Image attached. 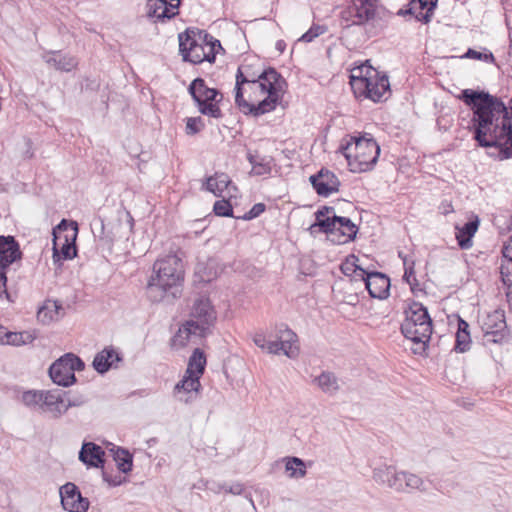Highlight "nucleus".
Segmentation results:
<instances>
[{
	"label": "nucleus",
	"mask_w": 512,
	"mask_h": 512,
	"mask_svg": "<svg viewBox=\"0 0 512 512\" xmlns=\"http://www.w3.org/2000/svg\"><path fill=\"white\" fill-rule=\"evenodd\" d=\"M368 99L374 102L382 101L385 94L390 91V84L386 75H379L376 78L371 79V85H369Z\"/></svg>",
	"instance_id": "33"
},
{
	"label": "nucleus",
	"mask_w": 512,
	"mask_h": 512,
	"mask_svg": "<svg viewBox=\"0 0 512 512\" xmlns=\"http://www.w3.org/2000/svg\"><path fill=\"white\" fill-rule=\"evenodd\" d=\"M114 452V460L117 464L118 469L123 473H129L132 470L133 466V456L132 454L124 449L117 447Z\"/></svg>",
	"instance_id": "39"
},
{
	"label": "nucleus",
	"mask_w": 512,
	"mask_h": 512,
	"mask_svg": "<svg viewBox=\"0 0 512 512\" xmlns=\"http://www.w3.org/2000/svg\"><path fill=\"white\" fill-rule=\"evenodd\" d=\"M188 92L201 114L216 119L223 117L219 106L223 94L216 88L208 87L203 78H195L188 86Z\"/></svg>",
	"instance_id": "6"
},
{
	"label": "nucleus",
	"mask_w": 512,
	"mask_h": 512,
	"mask_svg": "<svg viewBox=\"0 0 512 512\" xmlns=\"http://www.w3.org/2000/svg\"><path fill=\"white\" fill-rule=\"evenodd\" d=\"M468 328H469V324L466 321L459 319L457 332H469Z\"/></svg>",
	"instance_id": "62"
},
{
	"label": "nucleus",
	"mask_w": 512,
	"mask_h": 512,
	"mask_svg": "<svg viewBox=\"0 0 512 512\" xmlns=\"http://www.w3.org/2000/svg\"><path fill=\"white\" fill-rule=\"evenodd\" d=\"M265 209H266V206L264 203H256L252 206V208L248 212H246L240 218L243 220H252V219L260 216L265 211Z\"/></svg>",
	"instance_id": "52"
},
{
	"label": "nucleus",
	"mask_w": 512,
	"mask_h": 512,
	"mask_svg": "<svg viewBox=\"0 0 512 512\" xmlns=\"http://www.w3.org/2000/svg\"><path fill=\"white\" fill-rule=\"evenodd\" d=\"M268 353L279 355L281 354L280 346H279V339L275 341H267L266 348Z\"/></svg>",
	"instance_id": "58"
},
{
	"label": "nucleus",
	"mask_w": 512,
	"mask_h": 512,
	"mask_svg": "<svg viewBox=\"0 0 512 512\" xmlns=\"http://www.w3.org/2000/svg\"><path fill=\"white\" fill-rule=\"evenodd\" d=\"M350 85L356 97H364L368 99L371 79L369 76H363V69H352L350 75Z\"/></svg>",
	"instance_id": "30"
},
{
	"label": "nucleus",
	"mask_w": 512,
	"mask_h": 512,
	"mask_svg": "<svg viewBox=\"0 0 512 512\" xmlns=\"http://www.w3.org/2000/svg\"><path fill=\"white\" fill-rule=\"evenodd\" d=\"M326 32H327L326 26L313 24L310 27V29L301 36V38L299 40L309 43V42H312L318 36H320Z\"/></svg>",
	"instance_id": "50"
},
{
	"label": "nucleus",
	"mask_w": 512,
	"mask_h": 512,
	"mask_svg": "<svg viewBox=\"0 0 512 512\" xmlns=\"http://www.w3.org/2000/svg\"><path fill=\"white\" fill-rule=\"evenodd\" d=\"M333 214H335V210L333 207L323 206L322 208L318 209L315 213L316 223L312 225L311 228L315 226H318L320 228L321 221L326 220L327 217H330Z\"/></svg>",
	"instance_id": "51"
},
{
	"label": "nucleus",
	"mask_w": 512,
	"mask_h": 512,
	"mask_svg": "<svg viewBox=\"0 0 512 512\" xmlns=\"http://www.w3.org/2000/svg\"><path fill=\"white\" fill-rule=\"evenodd\" d=\"M23 253L20 245L14 236L0 235V297H5L12 301L7 291V270L16 261L22 259Z\"/></svg>",
	"instance_id": "10"
},
{
	"label": "nucleus",
	"mask_w": 512,
	"mask_h": 512,
	"mask_svg": "<svg viewBox=\"0 0 512 512\" xmlns=\"http://www.w3.org/2000/svg\"><path fill=\"white\" fill-rule=\"evenodd\" d=\"M339 151L346 158L351 172L363 173L372 170L376 165L380 155V146L370 134L365 133L343 140Z\"/></svg>",
	"instance_id": "4"
},
{
	"label": "nucleus",
	"mask_w": 512,
	"mask_h": 512,
	"mask_svg": "<svg viewBox=\"0 0 512 512\" xmlns=\"http://www.w3.org/2000/svg\"><path fill=\"white\" fill-rule=\"evenodd\" d=\"M205 127L203 119L198 117H189L186 119V134L187 135H195L202 131Z\"/></svg>",
	"instance_id": "49"
},
{
	"label": "nucleus",
	"mask_w": 512,
	"mask_h": 512,
	"mask_svg": "<svg viewBox=\"0 0 512 512\" xmlns=\"http://www.w3.org/2000/svg\"><path fill=\"white\" fill-rule=\"evenodd\" d=\"M217 314L208 298H199L195 300L190 312L188 323L200 332V337H205L211 327L214 326Z\"/></svg>",
	"instance_id": "13"
},
{
	"label": "nucleus",
	"mask_w": 512,
	"mask_h": 512,
	"mask_svg": "<svg viewBox=\"0 0 512 512\" xmlns=\"http://www.w3.org/2000/svg\"><path fill=\"white\" fill-rule=\"evenodd\" d=\"M286 87V80L274 68L254 73L250 66L241 65L236 75L235 104L245 115L258 117L276 108Z\"/></svg>",
	"instance_id": "1"
},
{
	"label": "nucleus",
	"mask_w": 512,
	"mask_h": 512,
	"mask_svg": "<svg viewBox=\"0 0 512 512\" xmlns=\"http://www.w3.org/2000/svg\"><path fill=\"white\" fill-rule=\"evenodd\" d=\"M253 342L260 349L266 348L267 341H266L265 335L263 333H256L253 336Z\"/></svg>",
	"instance_id": "59"
},
{
	"label": "nucleus",
	"mask_w": 512,
	"mask_h": 512,
	"mask_svg": "<svg viewBox=\"0 0 512 512\" xmlns=\"http://www.w3.org/2000/svg\"><path fill=\"white\" fill-rule=\"evenodd\" d=\"M105 452L97 444L85 442L79 452V460L88 467L102 468L105 463Z\"/></svg>",
	"instance_id": "21"
},
{
	"label": "nucleus",
	"mask_w": 512,
	"mask_h": 512,
	"mask_svg": "<svg viewBox=\"0 0 512 512\" xmlns=\"http://www.w3.org/2000/svg\"><path fill=\"white\" fill-rule=\"evenodd\" d=\"M406 318L401 324V332L405 338L420 345L414 352L425 350L432 334V320L428 310L420 302L413 301L405 311Z\"/></svg>",
	"instance_id": "5"
},
{
	"label": "nucleus",
	"mask_w": 512,
	"mask_h": 512,
	"mask_svg": "<svg viewBox=\"0 0 512 512\" xmlns=\"http://www.w3.org/2000/svg\"><path fill=\"white\" fill-rule=\"evenodd\" d=\"M341 18L344 22H346L345 27H349L352 24V20L356 19L355 11L353 10L352 5H349L346 9L341 12Z\"/></svg>",
	"instance_id": "56"
},
{
	"label": "nucleus",
	"mask_w": 512,
	"mask_h": 512,
	"mask_svg": "<svg viewBox=\"0 0 512 512\" xmlns=\"http://www.w3.org/2000/svg\"><path fill=\"white\" fill-rule=\"evenodd\" d=\"M65 402H66V408L68 410L71 407H80V406L84 405L87 402V398L84 395L79 394V395L65 398Z\"/></svg>",
	"instance_id": "54"
},
{
	"label": "nucleus",
	"mask_w": 512,
	"mask_h": 512,
	"mask_svg": "<svg viewBox=\"0 0 512 512\" xmlns=\"http://www.w3.org/2000/svg\"><path fill=\"white\" fill-rule=\"evenodd\" d=\"M309 180L316 193L322 197H328L332 193L338 192L341 185L338 177L324 168L311 175Z\"/></svg>",
	"instance_id": "16"
},
{
	"label": "nucleus",
	"mask_w": 512,
	"mask_h": 512,
	"mask_svg": "<svg viewBox=\"0 0 512 512\" xmlns=\"http://www.w3.org/2000/svg\"><path fill=\"white\" fill-rule=\"evenodd\" d=\"M351 5L356 14V19L352 20L353 25H364L374 19L376 0H351Z\"/></svg>",
	"instance_id": "24"
},
{
	"label": "nucleus",
	"mask_w": 512,
	"mask_h": 512,
	"mask_svg": "<svg viewBox=\"0 0 512 512\" xmlns=\"http://www.w3.org/2000/svg\"><path fill=\"white\" fill-rule=\"evenodd\" d=\"M399 257H401L403 259V263H404V266H405V272H404V275H403V279L410 285L412 286V281H411V278H413L414 281H416L415 277H414V268H413V265L411 266H407V259L406 257H403L402 256V253L400 252L399 253ZM412 264H414L412 262Z\"/></svg>",
	"instance_id": "55"
},
{
	"label": "nucleus",
	"mask_w": 512,
	"mask_h": 512,
	"mask_svg": "<svg viewBox=\"0 0 512 512\" xmlns=\"http://www.w3.org/2000/svg\"><path fill=\"white\" fill-rule=\"evenodd\" d=\"M504 297L503 294L497 290L496 292L488 293L484 298V311L485 315L489 311H504Z\"/></svg>",
	"instance_id": "40"
},
{
	"label": "nucleus",
	"mask_w": 512,
	"mask_h": 512,
	"mask_svg": "<svg viewBox=\"0 0 512 512\" xmlns=\"http://www.w3.org/2000/svg\"><path fill=\"white\" fill-rule=\"evenodd\" d=\"M482 147L498 161L512 159V116L501 98L482 91Z\"/></svg>",
	"instance_id": "2"
},
{
	"label": "nucleus",
	"mask_w": 512,
	"mask_h": 512,
	"mask_svg": "<svg viewBox=\"0 0 512 512\" xmlns=\"http://www.w3.org/2000/svg\"><path fill=\"white\" fill-rule=\"evenodd\" d=\"M503 258L500 265V275L504 285L512 282V236L502 249Z\"/></svg>",
	"instance_id": "32"
},
{
	"label": "nucleus",
	"mask_w": 512,
	"mask_h": 512,
	"mask_svg": "<svg viewBox=\"0 0 512 512\" xmlns=\"http://www.w3.org/2000/svg\"><path fill=\"white\" fill-rule=\"evenodd\" d=\"M62 508L67 512H87L90 506L88 498L83 497L79 488L67 482L59 489Z\"/></svg>",
	"instance_id": "15"
},
{
	"label": "nucleus",
	"mask_w": 512,
	"mask_h": 512,
	"mask_svg": "<svg viewBox=\"0 0 512 512\" xmlns=\"http://www.w3.org/2000/svg\"><path fill=\"white\" fill-rule=\"evenodd\" d=\"M285 47H286V44L283 40L277 41V43H276L277 50H279L280 52H283Z\"/></svg>",
	"instance_id": "63"
},
{
	"label": "nucleus",
	"mask_w": 512,
	"mask_h": 512,
	"mask_svg": "<svg viewBox=\"0 0 512 512\" xmlns=\"http://www.w3.org/2000/svg\"><path fill=\"white\" fill-rule=\"evenodd\" d=\"M45 390H29L22 394L21 400L25 406L33 410L41 409V403Z\"/></svg>",
	"instance_id": "43"
},
{
	"label": "nucleus",
	"mask_w": 512,
	"mask_h": 512,
	"mask_svg": "<svg viewBox=\"0 0 512 512\" xmlns=\"http://www.w3.org/2000/svg\"><path fill=\"white\" fill-rule=\"evenodd\" d=\"M199 379L200 377L197 375H190L185 373L183 379L176 384L175 392H197L201 386Z\"/></svg>",
	"instance_id": "42"
},
{
	"label": "nucleus",
	"mask_w": 512,
	"mask_h": 512,
	"mask_svg": "<svg viewBox=\"0 0 512 512\" xmlns=\"http://www.w3.org/2000/svg\"><path fill=\"white\" fill-rule=\"evenodd\" d=\"M231 185L232 182L227 174L217 172L213 176H210L206 179L202 185V189L213 193L217 197H220L225 190L229 189Z\"/></svg>",
	"instance_id": "28"
},
{
	"label": "nucleus",
	"mask_w": 512,
	"mask_h": 512,
	"mask_svg": "<svg viewBox=\"0 0 512 512\" xmlns=\"http://www.w3.org/2000/svg\"><path fill=\"white\" fill-rule=\"evenodd\" d=\"M4 338L1 341V344H8L13 346H20L23 344L31 343L33 341V337L29 332H10L7 331L6 328L3 330Z\"/></svg>",
	"instance_id": "38"
},
{
	"label": "nucleus",
	"mask_w": 512,
	"mask_h": 512,
	"mask_svg": "<svg viewBox=\"0 0 512 512\" xmlns=\"http://www.w3.org/2000/svg\"><path fill=\"white\" fill-rule=\"evenodd\" d=\"M455 338V351L463 353L470 349L471 338L469 332H457Z\"/></svg>",
	"instance_id": "47"
},
{
	"label": "nucleus",
	"mask_w": 512,
	"mask_h": 512,
	"mask_svg": "<svg viewBox=\"0 0 512 512\" xmlns=\"http://www.w3.org/2000/svg\"><path fill=\"white\" fill-rule=\"evenodd\" d=\"M354 280H361L365 282L366 275H361L360 271L355 272V274L352 276Z\"/></svg>",
	"instance_id": "64"
},
{
	"label": "nucleus",
	"mask_w": 512,
	"mask_h": 512,
	"mask_svg": "<svg viewBox=\"0 0 512 512\" xmlns=\"http://www.w3.org/2000/svg\"><path fill=\"white\" fill-rule=\"evenodd\" d=\"M479 225L478 216L474 220L465 223L462 227L456 226V239L461 249H469L472 246V237L477 232Z\"/></svg>",
	"instance_id": "29"
},
{
	"label": "nucleus",
	"mask_w": 512,
	"mask_h": 512,
	"mask_svg": "<svg viewBox=\"0 0 512 512\" xmlns=\"http://www.w3.org/2000/svg\"><path fill=\"white\" fill-rule=\"evenodd\" d=\"M66 392L58 389L45 390L40 411L49 413L52 418H60L67 412L65 396Z\"/></svg>",
	"instance_id": "18"
},
{
	"label": "nucleus",
	"mask_w": 512,
	"mask_h": 512,
	"mask_svg": "<svg viewBox=\"0 0 512 512\" xmlns=\"http://www.w3.org/2000/svg\"><path fill=\"white\" fill-rule=\"evenodd\" d=\"M206 357L200 348L194 349L188 361L186 374L201 376L205 370Z\"/></svg>",
	"instance_id": "35"
},
{
	"label": "nucleus",
	"mask_w": 512,
	"mask_h": 512,
	"mask_svg": "<svg viewBox=\"0 0 512 512\" xmlns=\"http://www.w3.org/2000/svg\"><path fill=\"white\" fill-rule=\"evenodd\" d=\"M298 337L288 327L284 330H280L279 346L281 354H284L290 359H295L299 355V346L297 345Z\"/></svg>",
	"instance_id": "26"
},
{
	"label": "nucleus",
	"mask_w": 512,
	"mask_h": 512,
	"mask_svg": "<svg viewBox=\"0 0 512 512\" xmlns=\"http://www.w3.org/2000/svg\"><path fill=\"white\" fill-rule=\"evenodd\" d=\"M401 479V490H397L396 492H411L413 490H425L423 479L417 474L401 471L400 473Z\"/></svg>",
	"instance_id": "34"
},
{
	"label": "nucleus",
	"mask_w": 512,
	"mask_h": 512,
	"mask_svg": "<svg viewBox=\"0 0 512 512\" xmlns=\"http://www.w3.org/2000/svg\"><path fill=\"white\" fill-rule=\"evenodd\" d=\"M121 360L122 358L113 347H106L96 354L92 364L98 373L104 374L111 368L115 367V362H119Z\"/></svg>",
	"instance_id": "25"
},
{
	"label": "nucleus",
	"mask_w": 512,
	"mask_h": 512,
	"mask_svg": "<svg viewBox=\"0 0 512 512\" xmlns=\"http://www.w3.org/2000/svg\"><path fill=\"white\" fill-rule=\"evenodd\" d=\"M285 469L290 478L300 479L304 478L307 474L305 462L298 457H286Z\"/></svg>",
	"instance_id": "37"
},
{
	"label": "nucleus",
	"mask_w": 512,
	"mask_h": 512,
	"mask_svg": "<svg viewBox=\"0 0 512 512\" xmlns=\"http://www.w3.org/2000/svg\"><path fill=\"white\" fill-rule=\"evenodd\" d=\"M320 230L327 234L331 241L343 244L355 239L358 227L349 218L333 214L321 221Z\"/></svg>",
	"instance_id": "12"
},
{
	"label": "nucleus",
	"mask_w": 512,
	"mask_h": 512,
	"mask_svg": "<svg viewBox=\"0 0 512 512\" xmlns=\"http://www.w3.org/2000/svg\"><path fill=\"white\" fill-rule=\"evenodd\" d=\"M213 211L217 216L233 217V207L229 200L221 199L214 203Z\"/></svg>",
	"instance_id": "46"
},
{
	"label": "nucleus",
	"mask_w": 512,
	"mask_h": 512,
	"mask_svg": "<svg viewBox=\"0 0 512 512\" xmlns=\"http://www.w3.org/2000/svg\"><path fill=\"white\" fill-rule=\"evenodd\" d=\"M458 98L471 107L467 115L471 118L462 117L461 126L473 132V138L480 146V90L464 89Z\"/></svg>",
	"instance_id": "14"
},
{
	"label": "nucleus",
	"mask_w": 512,
	"mask_h": 512,
	"mask_svg": "<svg viewBox=\"0 0 512 512\" xmlns=\"http://www.w3.org/2000/svg\"><path fill=\"white\" fill-rule=\"evenodd\" d=\"M365 287L372 298L386 299L389 295L390 279L381 272H368Z\"/></svg>",
	"instance_id": "20"
},
{
	"label": "nucleus",
	"mask_w": 512,
	"mask_h": 512,
	"mask_svg": "<svg viewBox=\"0 0 512 512\" xmlns=\"http://www.w3.org/2000/svg\"><path fill=\"white\" fill-rule=\"evenodd\" d=\"M400 473L394 465L380 464L373 469L372 478L378 485L397 491L402 489Z\"/></svg>",
	"instance_id": "19"
},
{
	"label": "nucleus",
	"mask_w": 512,
	"mask_h": 512,
	"mask_svg": "<svg viewBox=\"0 0 512 512\" xmlns=\"http://www.w3.org/2000/svg\"><path fill=\"white\" fill-rule=\"evenodd\" d=\"M193 31H195V38L198 39V42L203 44L207 50L210 47L214 48L216 53L218 50L222 49L221 43L219 40L215 39L212 35L207 33L205 30H201L198 28L190 27Z\"/></svg>",
	"instance_id": "44"
},
{
	"label": "nucleus",
	"mask_w": 512,
	"mask_h": 512,
	"mask_svg": "<svg viewBox=\"0 0 512 512\" xmlns=\"http://www.w3.org/2000/svg\"><path fill=\"white\" fill-rule=\"evenodd\" d=\"M179 40V51L183 57V60L193 64H200L204 61L212 63L215 61L216 51L213 47L209 50L205 46L198 42L195 38V31L191 28H187L184 32L178 35Z\"/></svg>",
	"instance_id": "8"
},
{
	"label": "nucleus",
	"mask_w": 512,
	"mask_h": 512,
	"mask_svg": "<svg viewBox=\"0 0 512 512\" xmlns=\"http://www.w3.org/2000/svg\"><path fill=\"white\" fill-rule=\"evenodd\" d=\"M53 260L54 263L61 260H71L77 255L76 238L78 234V225L74 221L62 219L61 222L53 228Z\"/></svg>",
	"instance_id": "7"
},
{
	"label": "nucleus",
	"mask_w": 512,
	"mask_h": 512,
	"mask_svg": "<svg viewBox=\"0 0 512 512\" xmlns=\"http://www.w3.org/2000/svg\"><path fill=\"white\" fill-rule=\"evenodd\" d=\"M312 383L329 396H334L340 390L339 379L331 371H322L313 378Z\"/></svg>",
	"instance_id": "27"
},
{
	"label": "nucleus",
	"mask_w": 512,
	"mask_h": 512,
	"mask_svg": "<svg viewBox=\"0 0 512 512\" xmlns=\"http://www.w3.org/2000/svg\"><path fill=\"white\" fill-rule=\"evenodd\" d=\"M85 363L73 353H66L57 359L49 368V376L53 383L68 387L76 382L75 371H81Z\"/></svg>",
	"instance_id": "9"
},
{
	"label": "nucleus",
	"mask_w": 512,
	"mask_h": 512,
	"mask_svg": "<svg viewBox=\"0 0 512 512\" xmlns=\"http://www.w3.org/2000/svg\"><path fill=\"white\" fill-rule=\"evenodd\" d=\"M194 276L196 281L201 283H209L216 279L218 276L216 261L209 259L206 262H198Z\"/></svg>",
	"instance_id": "31"
},
{
	"label": "nucleus",
	"mask_w": 512,
	"mask_h": 512,
	"mask_svg": "<svg viewBox=\"0 0 512 512\" xmlns=\"http://www.w3.org/2000/svg\"><path fill=\"white\" fill-rule=\"evenodd\" d=\"M462 58H474L476 60H480V51L469 48Z\"/></svg>",
	"instance_id": "61"
},
{
	"label": "nucleus",
	"mask_w": 512,
	"mask_h": 512,
	"mask_svg": "<svg viewBox=\"0 0 512 512\" xmlns=\"http://www.w3.org/2000/svg\"><path fill=\"white\" fill-rule=\"evenodd\" d=\"M218 491H224L233 495H241L244 491V486L239 482H235L230 485L224 483L218 486Z\"/></svg>",
	"instance_id": "53"
},
{
	"label": "nucleus",
	"mask_w": 512,
	"mask_h": 512,
	"mask_svg": "<svg viewBox=\"0 0 512 512\" xmlns=\"http://www.w3.org/2000/svg\"><path fill=\"white\" fill-rule=\"evenodd\" d=\"M191 336H199L200 332L196 330L192 323H188L187 321L182 324L176 334L172 338V342L174 346L183 347L190 340Z\"/></svg>",
	"instance_id": "36"
},
{
	"label": "nucleus",
	"mask_w": 512,
	"mask_h": 512,
	"mask_svg": "<svg viewBox=\"0 0 512 512\" xmlns=\"http://www.w3.org/2000/svg\"><path fill=\"white\" fill-rule=\"evenodd\" d=\"M181 0H147V16L165 22L178 15Z\"/></svg>",
	"instance_id": "17"
},
{
	"label": "nucleus",
	"mask_w": 512,
	"mask_h": 512,
	"mask_svg": "<svg viewBox=\"0 0 512 512\" xmlns=\"http://www.w3.org/2000/svg\"><path fill=\"white\" fill-rule=\"evenodd\" d=\"M482 61L494 63L495 59L492 52L487 49H482Z\"/></svg>",
	"instance_id": "60"
},
{
	"label": "nucleus",
	"mask_w": 512,
	"mask_h": 512,
	"mask_svg": "<svg viewBox=\"0 0 512 512\" xmlns=\"http://www.w3.org/2000/svg\"><path fill=\"white\" fill-rule=\"evenodd\" d=\"M509 336L505 312H487L482 321V345H502L508 341Z\"/></svg>",
	"instance_id": "11"
},
{
	"label": "nucleus",
	"mask_w": 512,
	"mask_h": 512,
	"mask_svg": "<svg viewBox=\"0 0 512 512\" xmlns=\"http://www.w3.org/2000/svg\"><path fill=\"white\" fill-rule=\"evenodd\" d=\"M437 0H411L409 8L400 10L399 14L413 15L417 21L428 23L431 20L432 12L436 7Z\"/></svg>",
	"instance_id": "23"
},
{
	"label": "nucleus",
	"mask_w": 512,
	"mask_h": 512,
	"mask_svg": "<svg viewBox=\"0 0 512 512\" xmlns=\"http://www.w3.org/2000/svg\"><path fill=\"white\" fill-rule=\"evenodd\" d=\"M247 160L252 165V174L260 176L269 174L271 172L270 162L266 161L264 157H259L253 155L252 153H248Z\"/></svg>",
	"instance_id": "41"
},
{
	"label": "nucleus",
	"mask_w": 512,
	"mask_h": 512,
	"mask_svg": "<svg viewBox=\"0 0 512 512\" xmlns=\"http://www.w3.org/2000/svg\"><path fill=\"white\" fill-rule=\"evenodd\" d=\"M46 64L61 72H71L78 65L76 57L60 51H49L43 55Z\"/></svg>",
	"instance_id": "22"
},
{
	"label": "nucleus",
	"mask_w": 512,
	"mask_h": 512,
	"mask_svg": "<svg viewBox=\"0 0 512 512\" xmlns=\"http://www.w3.org/2000/svg\"><path fill=\"white\" fill-rule=\"evenodd\" d=\"M493 223L501 234L509 232L512 230V215L507 213L496 216Z\"/></svg>",
	"instance_id": "48"
},
{
	"label": "nucleus",
	"mask_w": 512,
	"mask_h": 512,
	"mask_svg": "<svg viewBox=\"0 0 512 512\" xmlns=\"http://www.w3.org/2000/svg\"><path fill=\"white\" fill-rule=\"evenodd\" d=\"M358 257L350 255L341 265V271L345 276L352 277L355 272L360 271L361 275H366L367 271L358 264Z\"/></svg>",
	"instance_id": "45"
},
{
	"label": "nucleus",
	"mask_w": 512,
	"mask_h": 512,
	"mask_svg": "<svg viewBox=\"0 0 512 512\" xmlns=\"http://www.w3.org/2000/svg\"><path fill=\"white\" fill-rule=\"evenodd\" d=\"M184 276L183 262L177 255L157 259L146 285L148 300L151 303H174L182 295Z\"/></svg>",
	"instance_id": "3"
},
{
	"label": "nucleus",
	"mask_w": 512,
	"mask_h": 512,
	"mask_svg": "<svg viewBox=\"0 0 512 512\" xmlns=\"http://www.w3.org/2000/svg\"><path fill=\"white\" fill-rule=\"evenodd\" d=\"M355 69H363V76L364 77H370V79H373V78H376L377 76H379V72L374 69L372 66H370L368 64V61H366L365 64H362L361 66L359 67H356Z\"/></svg>",
	"instance_id": "57"
}]
</instances>
